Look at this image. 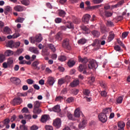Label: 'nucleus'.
Wrapping results in <instances>:
<instances>
[{
  "instance_id": "1",
  "label": "nucleus",
  "mask_w": 130,
  "mask_h": 130,
  "mask_svg": "<svg viewBox=\"0 0 130 130\" xmlns=\"http://www.w3.org/2000/svg\"><path fill=\"white\" fill-rule=\"evenodd\" d=\"M79 61L80 62H82V63H87L88 61V63L86 64L88 66V69L90 70H93V69H97L98 68V64L96 62V61L94 59L88 60V58L84 57L82 58V57H79Z\"/></svg>"
},
{
  "instance_id": "2",
  "label": "nucleus",
  "mask_w": 130,
  "mask_h": 130,
  "mask_svg": "<svg viewBox=\"0 0 130 130\" xmlns=\"http://www.w3.org/2000/svg\"><path fill=\"white\" fill-rule=\"evenodd\" d=\"M98 117L99 120H100V121H101V122H103V123L107 121V115H105L103 113H100Z\"/></svg>"
},
{
  "instance_id": "3",
  "label": "nucleus",
  "mask_w": 130,
  "mask_h": 130,
  "mask_svg": "<svg viewBox=\"0 0 130 130\" xmlns=\"http://www.w3.org/2000/svg\"><path fill=\"white\" fill-rule=\"evenodd\" d=\"M42 36L41 34H39L36 36L35 40L34 39H31V43H35V42H40L41 41H42Z\"/></svg>"
},
{
  "instance_id": "4",
  "label": "nucleus",
  "mask_w": 130,
  "mask_h": 130,
  "mask_svg": "<svg viewBox=\"0 0 130 130\" xmlns=\"http://www.w3.org/2000/svg\"><path fill=\"white\" fill-rule=\"evenodd\" d=\"M53 124L54 126H55L56 128H59L61 125V121L60 119L57 118L56 119L53 120Z\"/></svg>"
},
{
  "instance_id": "5",
  "label": "nucleus",
  "mask_w": 130,
  "mask_h": 130,
  "mask_svg": "<svg viewBox=\"0 0 130 130\" xmlns=\"http://www.w3.org/2000/svg\"><path fill=\"white\" fill-rule=\"evenodd\" d=\"M40 62L39 61H35L32 63L31 67L33 70H36L37 71H39L40 70Z\"/></svg>"
},
{
  "instance_id": "6",
  "label": "nucleus",
  "mask_w": 130,
  "mask_h": 130,
  "mask_svg": "<svg viewBox=\"0 0 130 130\" xmlns=\"http://www.w3.org/2000/svg\"><path fill=\"white\" fill-rule=\"evenodd\" d=\"M10 81L13 84L16 85V86L21 84V80L17 77H11L10 78Z\"/></svg>"
},
{
  "instance_id": "7",
  "label": "nucleus",
  "mask_w": 130,
  "mask_h": 130,
  "mask_svg": "<svg viewBox=\"0 0 130 130\" xmlns=\"http://www.w3.org/2000/svg\"><path fill=\"white\" fill-rule=\"evenodd\" d=\"M90 18L91 15L89 14H85L84 16H83L82 18V21L84 22V23L88 24V23H89V21L90 20Z\"/></svg>"
},
{
  "instance_id": "8",
  "label": "nucleus",
  "mask_w": 130,
  "mask_h": 130,
  "mask_svg": "<svg viewBox=\"0 0 130 130\" xmlns=\"http://www.w3.org/2000/svg\"><path fill=\"white\" fill-rule=\"evenodd\" d=\"M81 113H82V112H81L80 108H77L74 111V116L79 118L81 116Z\"/></svg>"
},
{
  "instance_id": "9",
  "label": "nucleus",
  "mask_w": 130,
  "mask_h": 130,
  "mask_svg": "<svg viewBox=\"0 0 130 130\" xmlns=\"http://www.w3.org/2000/svg\"><path fill=\"white\" fill-rule=\"evenodd\" d=\"M55 82L54 78L52 77H49L47 80V84L50 85V86H53V84Z\"/></svg>"
},
{
  "instance_id": "10",
  "label": "nucleus",
  "mask_w": 130,
  "mask_h": 130,
  "mask_svg": "<svg viewBox=\"0 0 130 130\" xmlns=\"http://www.w3.org/2000/svg\"><path fill=\"white\" fill-rule=\"evenodd\" d=\"M123 4H124V0H122V1L118 2L117 4H116V5H112V8L113 9H116L117 8H119V7L122 6V5H123Z\"/></svg>"
},
{
  "instance_id": "11",
  "label": "nucleus",
  "mask_w": 130,
  "mask_h": 130,
  "mask_svg": "<svg viewBox=\"0 0 130 130\" xmlns=\"http://www.w3.org/2000/svg\"><path fill=\"white\" fill-rule=\"evenodd\" d=\"M87 69H88V65L86 64H80L79 67L78 71L82 72L83 71H84V70H87Z\"/></svg>"
},
{
  "instance_id": "12",
  "label": "nucleus",
  "mask_w": 130,
  "mask_h": 130,
  "mask_svg": "<svg viewBox=\"0 0 130 130\" xmlns=\"http://www.w3.org/2000/svg\"><path fill=\"white\" fill-rule=\"evenodd\" d=\"M14 105H19L22 103V100L20 98L18 97L13 100Z\"/></svg>"
},
{
  "instance_id": "13",
  "label": "nucleus",
  "mask_w": 130,
  "mask_h": 130,
  "mask_svg": "<svg viewBox=\"0 0 130 130\" xmlns=\"http://www.w3.org/2000/svg\"><path fill=\"white\" fill-rule=\"evenodd\" d=\"M66 27L68 29H74L75 28L74 23L70 21H68L66 22Z\"/></svg>"
},
{
  "instance_id": "14",
  "label": "nucleus",
  "mask_w": 130,
  "mask_h": 130,
  "mask_svg": "<svg viewBox=\"0 0 130 130\" xmlns=\"http://www.w3.org/2000/svg\"><path fill=\"white\" fill-rule=\"evenodd\" d=\"M66 48L68 50H72V46H71V44H70V39L67 38L66 40Z\"/></svg>"
},
{
  "instance_id": "15",
  "label": "nucleus",
  "mask_w": 130,
  "mask_h": 130,
  "mask_svg": "<svg viewBox=\"0 0 130 130\" xmlns=\"http://www.w3.org/2000/svg\"><path fill=\"white\" fill-rule=\"evenodd\" d=\"M10 119L6 118L2 122V123H3L4 125H6V128H10V125L9 124V123H10Z\"/></svg>"
},
{
  "instance_id": "16",
  "label": "nucleus",
  "mask_w": 130,
  "mask_h": 130,
  "mask_svg": "<svg viewBox=\"0 0 130 130\" xmlns=\"http://www.w3.org/2000/svg\"><path fill=\"white\" fill-rule=\"evenodd\" d=\"M52 111H54V112H57V113H58V112H60L61 110H60V107L59 105H57L52 108Z\"/></svg>"
},
{
  "instance_id": "17",
  "label": "nucleus",
  "mask_w": 130,
  "mask_h": 130,
  "mask_svg": "<svg viewBox=\"0 0 130 130\" xmlns=\"http://www.w3.org/2000/svg\"><path fill=\"white\" fill-rule=\"evenodd\" d=\"M86 119L83 118L82 122L78 125L79 128H85V125H86Z\"/></svg>"
},
{
  "instance_id": "18",
  "label": "nucleus",
  "mask_w": 130,
  "mask_h": 130,
  "mask_svg": "<svg viewBox=\"0 0 130 130\" xmlns=\"http://www.w3.org/2000/svg\"><path fill=\"white\" fill-rule=\"evenodd\" d=\"M29 49V51H30V52H32V53H35V54H38V53H39V51H38L37 48L30 47Z\"/></svg>"
},
{
  "instance_id": "19",
  "label": "nucleus",
  "mask_w": 130,
  "mask_h": 130,
  "mask_svg": "<svg viewBox=\"0 0 130 130\" xmlns=\"http://www.w3.org/2000/svg\"><path fill=\"white\" fill-rule=\"evenodd\" d=\"M79 83H80V81H79V80H75L71 83V87H72V88L77 87V86L79 85Z\"/></svg>"
},
{
  "instance_id": "20",
  "label": "nucleus",
  "mask_w": 130,
  "mask_h": 130,
  "mask_svg": "<svg viewBox=\"0 0 130 130\" xmlns=\"http://www.w3.org/2000/svg\"><path fill=\"white\" fill-rule=\"evenodd\" d=\"M4 54L6 56H11L14 54V52L11 50H7L5 51Z\"/></svg>"
},
{
  "instance_id": "21",
  "label": "nucleus",
  "mask_w": 130,
  "mask_h": 130,
  "mask_svg": "<svg viewBox=\"0 0 130 130\" xmlns=\"http://www.w3.org/2000/svg\"><path fill=\"white\" fill-rule=\"evenodd\" d=\"M101 42V41L98 40V39H95L93 41V43L91 44L92 46H100V43Z\"/></svg>"
},
{
  "instance_id": "22",
  "label": "nucleus",
  "mask_w": 130,
  "mask_h": 130,
  "mask_svg": "<svg viewBox=\"0 0 130 130\" xmlns=\"http://www.w3.org/2000/svg\"><path fill=\"white\" fill-rule=\"evenodd\" d=\"M111 111H112V110L111 108H106L103 110L102 113H104L106 115V114H109V113H111Z\"/></svg>"
},
{
  "instance_id": "23",
  "label": "nucleus",
  "mask_w": 130,
  "mask_h": 130,
  "mask_svg": "<svg viewBox=\"0 0 130 130\" xmlns=\"http://www.w3.org/2000/svg\"><path fill=\"white\" fill-rule=\"evenodd\" d=\"M91 34L94 37H99L100 36V32L96 30H93L91 31Z\"/></svg>"
},
{
  "instance_id": "24",
  "label": "nucleus",
  "mask_w": 130,
  "mask_h": 130,
  "mask_svg": "<svg viewBox=\"0 0 130 130\" xmlns=\"http://www.w3.org/2000/svg\"><path fill=\"white\" fill-rule=\"evenodd\" d=\"M73 21L74 24H79L81 23V19L76 16H73Z\"/></svg>"
},
{
  "instance_id": "25",
  "label": "nucleus",
  "mask_w": 130,
  "mask_h": 130,
  "mask_svg": "<svg viewBox=\"0 0 130 130\" xmlns=\"http://www.w3.org/2000/svg\"><path fill=\"white\" fill-rule=\"evenodd\" d=\"M48 120V115H44L42 116L41 121L42 122H46Z\"/></svg>"
},
{
  "instance_id": "26",
  "label": "nucleus",
  "mask_w": 130,
  "mask_h": 130,
  "mask_svg": "<svg viewBox=\"0 0 130 130\" xmlns=\"http://www.w3.org/2000/svg\"><path fill=\"white\" fill-rule=\"evenodd\" d=\"M58 15L59 17H62L63 18L66 16V12L62 10H58L57 11Z\"/></svg>"
},
{
  "instance_id": "27",
  "label": "nucleus",
  "mask_w": 130,
  "mask_h": 130,
  "mask_svg": "<svg viewBox=\"0 0 130 130\" xmlns=\"http://www.w3.org/2000/svg\"><path fill=\"white\" fill-rule=\"evenodd\" d=\"M14 10L16 11V12H22L24 8L20 5H17L14 7Z\"/></svg>"
},
{
  "instance_id": "28",
  "label": "nucleus",
  "mask_w": 130,
  "mask_h": 130,
  "mask_svg": "<svg viewBox=\"0 0 130 130\" xmlns=\"http://www.w3.org/2000/svg\"><path fill=\"white\" fill-rule=\"evenodd\" d=\"M4 32L5 34H11L12 30H11V28H10L9 27L6 26L4 28Z\"/></svg>"
},
{
  "instance_id": "29",
  "label": "nucleus",
  "mask_w": 130,
  "mask_h": 130,
  "mask_svg": "<svg viewBox=\"0 0 130 130\" xmlns=\"http://www.w3.org/2000/svg\"><path fill=\"white\" fill-rule=\"evenodd\" d=\"M76 62L74 60H69L67 63V64L69 68H73Z\"/></svg>"
},
{
  "instance_id": "30",
  "label": "nucleus",
  "mask_w": 130,
  "mask_h": 130,
  "mask_svg": "<svg viewBox=\"0 0 130 130\" xmlns=\"http://www.w3.org/2000/svg\"><path fill=\"white\" fill-rule=\"evenodd\" d=\"M55 38L57 40H61L62 39V34L61 32H58L56 34Z\"/></svg>"
},
{
  "instance_id": "31",
  "label": "nucleus",
  "mask_w": 130,
  "mask_h": 130,
  "mask_svg": "<svg viewBox=\"0 0 130 130\" xmlns=\"http://www.w3.org/2000/svg\"><path fill=\"white\" fill-rule=\"evenodd\" d=\"M40 105H41V102L39 101H36L34 102V108H39L40 107Z\"/></svg>"
},
{
  "instance_id": "32",
  "label": "nucleus",
  "mask_w": 130,
  "mask_h": 130,
  "mask_svg": "<svg viewBox=\"0 0 130 130\" xmlns=\"http://www.w3.org/2000/svg\"><path fill=\"white\" fill-rule=\"evenodd\" d=\"M33 112L36 114H40L41 113V109L39 108H34Z\"/></svg>"
},
{
  "instance_id": "33",
  "label": "nucleus",
  "mask_w": 130,
  "mask_h": 130,
  "mask_svg": "<svg viewBox=\"0 0 130 130\" xmlns=\"http://www.w3.org/2000/svg\"><path fill=\"white\" fill-rule=\"evenodd\" d=\"M13 62H14V60H13V58H9L7 60V64L9 68H11L12 67V64H13Z\"/></svg>"
},
{
  "instance_id": "34",
  "label": "nucleus",
  "mask_w": 130,
  "mask_h": 130,
  "mask_svg": "<svg viewBox=\"0 0 130 130\" xmlns=\"http://www.w3.org/2000/svg\"><path fill=\"white\" fill-rule=\"evenodd\" d=\"M86 42H87V40H86L85 38L80 39L78 41V44L81 45L85 44Z\"/></svg>"
},
{
  "instance_id": "35",
  "label": "nucleus",
  "mask_w": 130,
  "mask_h": 130,
  "mask_svg": "<svg viewBox=\"0 0 130 130\" xmlns=\"http://www.w3.org/2000/svg\"><path fill=\"white\" fill-rule=\"evenodd\" d=\"M6 60V56L4 54H0V63H3Z\"/></svg>"
},
{
  "instance_id": "36",
  "label": "nucleus",
  "mask_w": 130,
  "mask_h": 130,
  "mask_svg": "<svg viewBox=\"0 0 130 130\" xmlns=\"http://www.w3.org/2000/svg\"><path fill=\"white\" fill-rule=\"evenodd\" d=\"M10 12H12V8L10 6H7L4 10V13L5 15H7L8 13H10Z\"/></svg>"
},
{
  "instance_id": "37",
  "label": "nucleus",
  "mask_w": 130,
  "mask_h": 130,
  "mask_svg": "<svg viewBox=\"0 0 130 130\" xmlns=\"http://www.w3.org/2000/svg\"><path fill=\"white\" fill-rule=\"evenodd\" d=\"M83 93L84 95H85V96H89V95H90V93H91V91L88 89H84L83 90Z\"/></svg>"
},
{
  "instance_id": "38",
  "label": "nucleus",
  "mask_w": 130,
  "mask_h": 130,
  "mask_svg": "<svg viewBox=\"0 0 130 130\" xmlns=\"http://www.w3.org/2000/svg\"><path fill=\"white\" fill-rule=\"evenodd\" d=\"M109 36L108 37V39L109 41H112L113 39H114V34L112 32V31H111L109 32Z\"/></svg>"
},
{
  "instance_id": "39",
  "label": "nucleus",
  "mask_w": 130,
  "mask_h": 130,
  "mask_svg": "<svg viewBox=\"0 0 130 130\" xmlns=\"http://www.w3.org/2000/svg\"><path fill=\"white\" fill-rule=\"evenodd\" d=\"M123 100V97L119 96L116 99V102L118 104H121L122 103V101Z\"/></svg>"
},
{
  "instance_id": "40",
  "label": "nucleus",
  "mask_w": 130,
  "mask_h": 130,
  "mask_svg": "<svg viewBox=\"0 0 130 130\" xmlns=\"http://www.w3.org/2000/svg\"><path fill=\"white\" fill-rule=\"evenodd\" d=\"M48 46L49 47V48L50 49H51V50H52L53 52H55L56 51V49H55V47H54V46L51 44H49L48 45Z\"/></svg>"
},
{
  "instance_id": "41",
  "label": "nucleus",
  "mask_w": 130,
  "mask_h": 130,
  "mask_svg": "<svg viewBox=\"0 0 130 130\" xmlns=\"http://www.w3.org/2000/svg\"><path fill=\"white\" fill-rule=\"evenodd\" d=\"M21 3L24 6H29L30 4V1L29 0H22L21 1Z\"/></svg>"
},
{
  "instance_id": "42",
  "label": "nucleus",
  "mask_w": 130,
  "mask_h": 130,
  "mask_svg": "<svg viewBox=\"0 0 130 130\" xmlns=\"http://www.w3.org/2000/svg\"><path fill=\"white\" fill-rule=\"evenodd\" d=\"M124 126H125V123L123 122H119L118 123V127L119 128H124Z\"/></svg>"
},
{
  "instance_id": "43",
  "label": "nucleus",
  "mask_w": 130,
  "mask_h": 130,
  "mask_svg": "<svg viewBox=\"0 0 130 130\" xmlns=\"http://www.w3.org/2000/svg\"><path fill=\"white\" fill-rule=\"evenodd\" d=\"M106 24L108 27H112L113 26H114L113 22H112L110 20L107 21V22L106 23Z\"/></svg>"
},
{
  "instance_id": "44",
  "label": "nucleus",
  "mask_w": 130,
  "mask_h": 130,
  "mask_svg": "<svg viewBox=\"0 0 130 130\" xmlns=\"http://www.w3.org/2000/svg\"><path fill=\"white\" fill-rule=\"evenodd\" d=\"M67 117H68L69 119L70 120H75V118L73 117V114L70 112H68L67 113Z\"/></svg>"
},
{
  "instance_id": "45",
  "label": "nucleus",
  "mask_w": 130,
  "mask_h": 130,
  "mask_svg": "<svg viewBox=\"0 0 130 130\" xmlns=\"http://www.w3.org/2000/svg\"><path fill=\"white\" fill-rule=\"evenodd\" d=\"M105 16L108 18L109 17H111V16H112V13L109 11L105 10Z\"/></svg>"
},
{
  "instance_id": "46",
  "label": "nucleus",
  "mask_w": 130,
  "mask_h": 130,
  "mask_svg": "<svg viewBox=\"0 0 130 130\" xmlns=\"http://www.w3.org/2000/svg\"><path fill=\"white\" fill-rule=\"evenodd\" d=\"M74 97L70 96L67 99L66 101L67 103H72L74 102Z\"/></svg>"
},
{
  "instance_id": "47",
  "label": "nucleus",
  "mask_w": 130,
  "mask_h": 130,
  "mask_svg": "<svg viewBox=\"0 0 130 130\" xmlns=\"http://www.w3.org/2000/svg\"><path fill=\"white\" fill-rule=\"evenodd\" d=\"M19 130H28V126L25 125H20L19 126Z\"/></svg>"
},
{
  "instance_id": "48",
  "label": "nucleus",
  "mask_w": 130,
  "mask_h": 130,
  "mask_svg": "<svg viewBox=\"0 0 130 130\" xmlns=\"http://www.w3.org/2000/svg\"><path fill=\"white\" fill-rule=\"evenodd\" d=\"M58 59L60 61H66V56L61 55L60 56H58Z\"/></svg>"
},
{
  "instance_id": "49",
  "label": "nucleus",
  "mask_w": 130,
  "mask_h": 130,
  "mask_svg": "<svg viewBox=\"0 0 130 130\" xmlns=\"http://www.w3.org/2000/svg\"><path fill=\"white\" fill-rule=\"evenodd\" d=\"M24 116V118L25 119H27L28 120H29V119H31V118H32V116L30 114H24L23 115Z\"/></svg>"
},
{
  "instance_id": "50",
  "label": "nucleus",
  "mask_w": 130,
  "mask_h": 130,
  "mask_svg": "<svg viewBox=\"0 0 130 130\" xmlns=\"http://www.w3.org/2000/svg\"><path fill=\"white\" fill-rule=\"evenodd\" d=\"M66 82V79L64 78H61L58 80V83L59 85H62L63 83Z\"/></svg>"
},
{
  "instance_id": "51",
  "label": "nucleus",
  "mask_w": 130,
  "mask_h": 130,
  "mask_svg": "<svg viewBox=\"0 0 130 130\" xmlns=\"http://www.w3.org/2000/svg\"><path fill=\"white\" fill-rule=\"evenodd\" d=\"M21 112L22 113H29V110L28 109V108H23Z\"/></svg>"
},
{
  "instance_id": "52",
  "label": "nucleus",
  "mask_w": 130,
  "mask_h": 130,
  "mask_svg": "<svg viewBox=\"0 0 130 130\" xmlns=\"http://www.w3.org/2000/svg\"><path fill=\"white\" fill-rule=\"evenodd\" d=\"M45 128L46 130H53V127L49 125H46L45 126Z\"/></svg>"
},
{
  "instance_id": "53",
  "label": "nucleus",
  "mask_w": 130,
  "mask_h": 130,
  "mask_svg": "<svg viewBox=\"0 0 130 130\" xmlns=\"http://www.w3.org/2000/svg\"><path fill=\"white\" fill-rule=\"evenodd\" d=\"M24 19L22 17L18 18L15 21L17 23H23Z\"/></svg>"
},
{
  "instance_id": "54",
  "label": "nucleus",
  "mask_w": 130,
  "mask_h": 130,
  "mask_svg": "<svg viewBox=\"0 0 130 130\" xmlns=\"http://www.w3.org/2000/svg\"><path fill=\"white\" fill-rule=\"evenodd\" d=\"M8 46L10 48H13V47H14V42L13 41H9L8 42Z\"/></svg>"
},
{
  "instance_id": "55",
  "label": "nucleus",
  "mask_w": 130,
  "mask_h": 130,
  "mask_svg": "<svg viewBox=\"0 0 130 130\" xmlns=\"http://www.w3.org/2000/svg\"><path fill=\"white\" fill-rule=\"evenodd\" d=\"M101 95L102 97H107V92L105 91V90H103L101 92Z\"/></svg>"
},
{
  "instance_id": "56",
  "label": "nucleus",
  "mask_w": 130,
  "mask_h": 130,
  "mask_svg": "<svg viewBox=\"0 0 130 130\" xmlns=\"http://www.w3.org/2000/svg\"><path fill=\"white\" fill-rule=\"evenodd\" d=\"M39 128V127H38V126H37L36 125H33L30 127V130H37Z\"/></svg>"
},
{
  "instance_id": "57",
  "label": "nucleus",
  "mask_w": 130,
  "mask_h": 130,
  "mask_svg": "<svg viewBox=\"0 0 130 130\" xmlns=\"http://www.w3.org/2000/svg\"><path fill=\"white\" fill-rule=\"evenodd\" d=\"M92 2L93 4H95V5H98V4H101V3L103 2V0H93Z\"/></svg>"
},
{
  "instance_id": "58",
  "label": "nucleus",
  "mask_w": 130,
  "mask_h": 130,
  "mask_svg": "<svg viewBox=\"0 0 130 130\" xmlns=\"http://www.w3.org/2000/svg\"><path fill=\"white\" fill-rule=\"evenodd\" d=\"M62 100H63V96H57L55 99V101H61Z\"/></svg>"
},
{
  "instance_id": "59",
  "label": "nucleus",
  "mask_w": 130,
  "mask_h": 130,
  "mask_svg": "<svg viewBox=\"0 0 130 130\" xmlns=\"http://www.w3.org/2000/svg\"><path fill=\"white\" fill-rule=\"evenodd\" d=\"M55 22L57 24H59V23H61V18L59 17L56 18L55 19Z\"/></svg>"
},
{
  "instance_id": "60",
  "label": "nucleus",
  "mask_w": 130,
  "mask_h": 130,
  "mask_svg": "<svg viewBox=\"0 0 130 130\" xmlns=\"http://www.w3.org/2000/svg\"><path fill=\"white\" fill-rule=\"evenodd\" d=\"M81 28L82 30H83V31H85V32H87V31L89 30V28L85 25L81 26Z\"/></svg>"
},
{
  "instance_id": "61",
  "label": "nucleus",
  "mask_w": 130,
  "mask_h": 130,
  "mask_svg": "<svg viewBox=\"0 0 130 130\" xmlns=\"http://www.w3.org/2000/svg\"><path fill=\"white\" fill-rule=\"evenodd\" d=\"M117 43H118V44H119V45H120L121 46H122V47H123V48H124V47H125V46H124V44H123V43H122L121 41H120V39H118L117 40Z\"/></svg>"
},
{
  "instance_id": "62",
  "label": "nucleus",
  "mask_w": 130,
  "mask_h": 130,
  "mask_svg": "<svg viewBox=\"0 0 130 130\" xmlns=\"http://www.w3.org/2000/svg\"><path fill=\"white\" fill-rule=\"evenodd\" d=\"M128 35V31L124 32L122 34V38H125Z\"/></svg>"
},
{
  "instance_id": "63",
  "label": "nucleus",
  "mask_w": 130,
  "mask_h": 130,
  "mask_svg": "<svg viewBox=\"0 0 130 130\" xmlns=\"http://www.w3.org/2000/svg\"><path fill=\"white\" fill-rule=\"evenodd\" d=\"M20 37V34L19 32H16L13 35V39L18 38Z\"/></svg>"
},
{
  "instance_id": "64",
  "label": "nucleus",
  "mask_w": 130,
  "mask_h": 130,
  "mask_svg": "<svg viewBox=\"0 0 130 130\" xmlns=\"http://www.w3.org/2000/svg\"><path fill=\"white\" fill-rule=\"evenodd\" d=\"M23 49H18L17 51H16V53L17 54H21V53H22V52H23Z\"/></svg>"
}]
</instances>
